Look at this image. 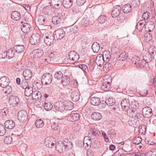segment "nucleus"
<instances>
[{
    "instance_id": "obj_1",
    "label": "nucleus",
    "mask_w": 156,
    "mask_h": 156,
    "mask_svg": "<svg viewBox=\"0 0 156 156\" xmlns=\"http://www.w3.org/2000/svg\"><path fill=\"white\" fill-rule=\"evenodd\" d=\"M58 56V54L56 51L51 52L50 54L48 53L41 58V62L45 64L51 63L57 59Z\"/></svg>"
},
{
    "instance_id": "obj_2",
    "label": "nucleus",
    "mask_w": 156,
    "mask_h": 156,
    "mask_svg": "<svg viewBox=\"0 0 156 156\" xmlns=\"http://www.w3.org/2000/svg\"><path fill=\"white\" fill-rule=\"evenodd\" d=\"M41 33L42 34V37L44 38V42L47 45L50 46L53 43L55 39L53 34L50 32H48L45 29L41 30Z\"/></svg>"
},
{
    "instance_id": "obj_3",
    "label": "nucleus",
    "mask_w": 156,
    "mask_h": 156,
    "mask_svg": "<svg viewBox=\"0 0 156 156\" xmlns=\"http://www.w3.org/2000/svg\"><path fill=\"white\" fill-rule=\"evenodd\" d=\"M53 34L55 40H60L65 36V32L63 29H59L55 30Z\"/></svg>"
},
{
    "instance_id": "obj_4",
    "label": "nucleus",
    "mask_w": 156,
    "mask_h": 156,
    "mask_svg": "<svg viewBox=\"0 0 156 156\" xmlns=\"http://www.w3.org/2000/svg\"><path fill=\"white\" fill-rule=\"evenodd\" d=\"M44 54L42 50L40 49L34 50L30 54V56L33 58H37L41 57Z\"/></svg>"
},
{
    "instance_id": "obj_5",
    "label": "nucleus",
    "mask_w": 156,
    "mask_h": 156,
    "mask_svg": "<svg viewBox=\"0 0 156 156\" xmlns=\"http://www.w3.org/2000/svg\"><path fill=\"white\" fill-rule=\"evenodd\" d=\"M27 114L25 110H20L18 113V118L19 121L22 122H24L27 119Z\"/></svg>"
},
{
    "instance_id": "obj_6",
    "label": "nucleus",
    "mask_w": 156,
    "mask_h": 156,
    "mask_svg": "<svg viewBox=\"0 0 156 156\" xmlns=\"http://www.w3.org/2000/svg\"><path fill=\"white\" fill-rule=\"evenodd\" d=\"M52 79L51 74L49 73H47L44 74L42 76L41 80L44 84L45 85H48L50 84Z\"/></svg>"
},
{
    "instance_id": "obj_7",
    "label": "nucleus",
    "mask_w": 156,
    "mask_h": 156,
    "mask_svg": "<svg viewBox=\"0 0 156 156\" xmlns=\"http://www.w3.org/2000/svg\"><path fill=\"white\" fill-rule=\"evenodd\" d=\"M142 113L144 117L146 118L151 117L153 114L151 109L148 106L145 107L143 108Z\"/></svg>"
},
{
    "instance_id": "obj_8",
    "label": "nucleus",
    "mask_w": 156,
    "mask_h": 156,
    "mask_svg": "<svg viewBox=\"0 0 156 156\" xmlns=\"http://www.w3.org/2000/svg\"><path fill=\"white\" fill-rule=\"evenodd\" d=\"M40 36L38 33L33 34L30 38V42L33 45L37 44L39 42Z\"/></svg>"
},
{
    "instance_id": "obj_9",
    "label": "nucleus",
    "mask_w": 156,
    "mask_h": 156,
    "mask_svg": "<svg viewBox=\"0 0 156 156\" xmlns=\"http://www.w3.org/2000/svg\"><path fill=\"white\" fill-rule=\"evenodd\" d=\"M55 148L60 153H64L68 151L64 144H63L62 142L61 141L55 145Z\"/></svg>"
},
{
    "instance_id": "obj_10",
    "label": "nucleus",
    "mask_w": 156,
    "mask_h": 156,
    "mask_svg": "<svg viewBox=\"0 0 156 156\" xmlns=\"http://www.w3.org/2000/svg\"><path fill=\"white\" fill-rule=\"evenodd\" d=\"M121 8L119 5H116L113 7L112 12V15L113 18H115L119 16L120 13Z\"/></svg>"
},
{
    "instance_id": "obj_11",
    "label": "nucleus",
    "mask_w": 156,
    "mask_h": 156,
    "mask_svg": "<svg viewBox=\"0 0 156 156\" xmlns=\"http://www.w3.org/2000/svg\"><path fill=\"white\" fill-rule=\"evenodd\" d=\"M39 102L40 103V105L41 106H43L44 108L46 111H50L52 108V105L50 102H46L41 99L39 101Z\"/></svg>"
},
{
    "instance_id": "obj_12",
    "label": "nucleus",
    "mask_w": 156,
    "mask_h": 156,
    "mask_svg": "<svg viewBox=\"0 0 156 156\" xmlns=\"http://www.w3.org/2000/svg\"><path fill=\"white\" fill-rule=\"evenodd\" d=\"M69 58L73 61H76L79 58V54L74 51H71L69 53Z\"/></svg>"
},
{
    "instance_id": "obj_13",
    "label": "nucleus",
    "mask_w": 156,
    "mask_h": 156,
    "mask_svg": "<svg viewBox=\"0 0 156 156\" xmlns=\"http://www.w3.org/2000/svg\"><path fill=\"white\" fill-rule=\"evenodd\" d=\"M64 102L62 101L56 102L54 104V107L56 110L62 112L65 110Z\"/></svg>"
},
{
    "instance_id": "obj_14",
    "label": "nucleus",
    "mask_w": 156,
    "mask_h": 156,
    "mask_svg": "<svg viewBox=\"0 0 156 156\" xmlns=\"http://www.w3.org/2000/svg\"><path fill=\"white\" fill-rule=\"evenodd\" d=\"M21 28L22 31L25 34L29 33L32 29L31 26L27 23L21 25Z\"/></svg>"
},
{
    "instance_id": "obj_15",
    "label": "nucleus",
    "mask_w": 156,
    "mask_h": 156,
    "mask_svg": "<svg viewBox=\"0 0 156 156\" xmlns=\"http://www.w3.org/2000/svg\"><path fill=\"white\" fill-rule=\"evenodd\" d=\"M80 118V115L77 113H72L67 117L68 120L71 122H75L78 121Z\"/></svg>"
},
{
    "instance_id": "obj_16",
    "label": "nucleus",
    "mask_w": 156,
    "mask_h": 156,
    "mask_svg": "<svg viewBox=\"0 0 156 156\" xmlns=\"http://www.w3.org/2000/svg\"><path fill=\"white\" fill-rule=\"evenodd\" d=\"M9 78L6 76H4L0 79V87L4 88L5 87L8 85L9 83Z\"/></svg>"
},
{
    "instance_id": "obj_17",
    "label": "nucleus",
    "mask_w": 156,
    "mask_h": 156,
    "mask_svg": "<svg viewBox=\"0 0 156 156\" xmlns=\"http://www.w3.org/2000/svg\"><path fill=\"white\" fill-rule=\"evenodd\" d=\"M105 61L103 58L102 55L99 54L96 57L95 62L97 65L100 67H101Z\"/></svg>"
},
{
    "instance_id": "obj_18",
    "label": "nucleus",
    "mask_w": 156,
    "mask_h": 156,
    "mask_svg": "<svg viewBox=\"0 0 156 156\" xmlns=\"http://www.w3.org/2000/svg\"><path fill=\"white\" fill-rule=\"evenodd\" d=\"M121 105L122 108L125 111L128 110L130 106L129 101L128 99H124L121 101Z\"/></svg>"
},
{
    "instance_id": "obj_19",
    "label": "nucleus",
    "mask_w": 156,
    "mask_h": 156,
    "mask_svg": "<svg viewBox=\"0 0 156 156\" xmlns=\"http://www.w3.org/2000/svg\"><path fill=\"white\" fill-rule=\"evenodd\" d=\"M13 49L16 53H20L24 51L25 48L22 44H17L14 46Z\"/></svg>"
},
{
    "instance_id": "obj_20",
    "label": "nucleus",
    "mask_w": 156,
    "mask_h": 156,
    "mask_svg": "<svg viewBox=\"0 0 156 156\" xmlns=\"http://www.w3.org/2000/svg\"><path fill=\"white\" fill-rule=\"evenodd\" d=\"M23 76L26 80L30 79L32 76V73L30 69H26L24 70L23 73Z\"/></svg>"
},
{
    "instance_id": "obj_21",
    "label": "nucleus",
    "mask_w": 156,
    "mask_h": 156,
    "mask_svg": "<svg viewBox=\"0 0 156 156\" xmlns=\"http://www.w3.org/2000/svg\"><path fill=\"white\" fill-rule=\"evenodd\" d=\"M19 102V99L16 96L11 95L9 97V102L10 105H16Z\"/></svg>"
},
{
    "instance_id": "obj_22",
    "label": "nucleus",
    "mask_w": 156,
    "mask_h": 156,
    "mask_svg": "<svg viewBox=\"0 0 156 156\" xmlns=\"http://www.w3.org/2000/svg\"><path fill=\"white\" fill-rule=\"evenodd\" d=\"M80 94L76 90L73 91L71 94V98L72 101L74 102L78 101L79 99Z\"/></svg>"
},
{
    "instance_id": "obj_23",
    "label": "nucleus",
    "mask_w": 156,
    "mask_h": 156,
    "mask_svg": "<svg viewBox=\"0 0 156 156\" xmlns=\"http://www.w3.org/2000/svg\"><path fill=\"white\" fill-rule=\"evenodd\" d=\"M5 127L9 129H12L15 126V123L12 120H8L5 123Z\"/></svg>"
},
{
    "instance_id": "obj_24",
    "label": "nucleus",
    "mask_w": 156,
    "mask_h": 156,
    "mask_svg": "<svg viewBox=\"0 0 156 156\" xmlns=\"http://www.w3.org/2000/svg\"><path fill=\"white\" fill-rule=\"evenodd\" d=\"M146 56L144 59L140 60V65H141L140 67V69L144 68H147L148 67V62L151 61L150 59H147L146 58Z\"/></svg>"
},
{
    "instance_id": "obj_25",
    "label": "nucleus",
    "mask_w": 156,
    "mask_h": 156,
    "mask_svg": "<svg viewBox=\"0 0 156 156\" xmlns=\"http://www.w3.org/2000/svg\"><path fill=\"white\" fill-rule=\"evenodd\" d=\"M145 21L144 20L140 21L137 24L136 28L138 30L140 31L144 28H146V24H145Z\"/></svg>"
},
{
    "instance_id": "obj_26",
    "label": "nucleus",
    "mask_w": 156,
    "mask_h": 156,
    "mask_svg": "<svg viewBox=\"0 0 156 156\" xmlns=\"http://www.w3.org/2000/svg\"><path fill=\"white\" fill-rule=\"evenodd\" d=\"M101 102L100 98L97 97H92L90 100V103L91 104L95 106H98Z\"/></svg>"
},
{
    "instance_id": "obj_27",
    "label": "nucleus",
    "mask_w": 156,
    "mask_h": 156,
    "mask_svg": "<svg viewBox=\"0 0 156 156\" xmlns=\"http://www.w3.org/2000/svg\"><path fill=\"white\" fill-rule=\"evenodd\" d=\"M132 63L136 65V67L138 69H140L141 65L140 64V61L139 57L135 56L132 59Z\"/></svg>"
},
{
    "instance_id": "obj_28",
    "label": "nucleus",
    "mask_w": 156,
    "mask_h": 156,
    "mask_svg": "<svg viewBox=\"0 0 156 156\" xmlns=\"http://www.w3.org/2000/svg\"><path fill=\"white\" fill-rule=\"evenodd\" d=\"M44 143L46 146L49 148H53L55 146L56 144L51 141L49 137H47L45 139Z\"/></svg>"
},
{
    "instance_id": "obj_29",
    "label": "nucleus",
    "mask_w": 156,
    "mask_h": 156,
    "mask_svg": "<svg viewBox=\"0 0 156 156\" xmlns=\"http://www.w3.org/2000/svg\"><path fill=\"white\" fill-rule=\"evenodd\" d=\"M128 123L130 126L136 127L138 125V120L134 118H131L129 120Z\"/></svg>"
},
{
    "instance_id": "obj_30",
    "label": "nucleus",
    "mask_w": 156,
    "mask_h": 156,
    "mask_svg": "<svg viewBox=\"0 0 156 156\" xmlns=\"http://www.w3.org/2000/svg\"><path fill=\"white\" fill-rule=\"evenodd\" d=\"M20 13L18 11H14L12 12L11 14V18L14 20H18L20 19Z\"/></svg>"
},
{
    "instance_id": "obj_31",
    "label": "nucleus",
    "mask_w": 156,
    "mask_h": 156,
    "mask_svg": "<svg viewBox=\"0 0 156 156\" xmlns=\"http://www.w3.org/2000/svg\"><path fill=\"white\" fill-rule=\"evenodd\" d=\"M32 96L34 99L38 100L42 97L41 94L38 91L34 90Z\"/></svg>"
},
{
    "instance_id": "obj_32",
    "label": "nucleus",
    "mask_w": 156,
    "mask_h": 156,
    "mask_svg": "<svg viewBox=\"0 0 156 156\" xmlns=\"http://www.w3.org/2000/svg\"><path fill=\"white\" fill-rule=\"evenodd\" d=\"M43 84L44 83L42 80H37L34 82L33 86L36 89L39 90L42 87Z\"/></svg>"
},
{
    "instance_id": "obj_33",
    "label": "nucleus",
    "mask_w": 156,
    "mask_h": 156,
    "mask_svg": "<svg viewBox=\"0 0 156 156\" xmlns=\"http://www.w3.org/2000/svg\"><path fill=\"white\" fill-rule=\"evenodd\" d=\"M110 51L108 50H105L103 53L102 57L106 62H108L110 58Z\"/></svg>"
},
{
    "instance_id": "obj_34",
    "label": "nucleus",
    "mask_w": 156,
    "mask_h": 156,
    "mask_svg": "<svg viewBox=\"0 0 156 156\" xmlns=\"http://www.w3.org/2000/svg\"><path fill=\"white\" fill-rule=\"evenodd\" d=\"M73 3L72 0H63V5L66 8H69L71 7Z\"/></svg>"
},
{
    "instance_id": "obj_35",
    "label": "nucleus",
    "mask_w": 156,
    "mask_h": 156,
    "mask_svg": "<svg viewBox=\"0 0 156 156\" xmlns=\"http://www.w3.org/2000/svg\"><path fill=\"white\" fill-rule=\"evenodd\" d=\"M91 117L93 119L95 120H99L102 118V115L100 113L94 112L91 115Z\"/></svg>"
},
{
    "instance_id": "obj_36",
    "label": "nucleus",
    "mask_w": 156,
    "mask_h": 156,
    "mask_svg": "<svg viewBox=\"0 0 156 156\" xmlns=\"http://www.w3.org/2000/svg\"><path fill=\"white\" fill-rule=\"evenodd\" d=\"M24 89L25 90V94L26 96L27 97L30 96L31 95H32L34 92L33 87L30 86Z\"/></svg>"
},
{
    "instance_id": "obj_37",
    "label": "nucleus",
    "mask_w": 156,
    "mask_h": 156,
    "mask_svg": "<svg viewBox=\"0 0 156 156\" xmlns=\"http://www.w3.org/2000/svg\"><path fill=\"white\" fill-rule=\"evenodd\" d=\"M36 20L38 23L41 25L47 22L45 17L42 15L39 16L36 19Z\"/></svg>"
},
{
    "instance_id": "obj_38",
    "label": "nucleus",
    "mask_w": 156,
    "mask_h": 156,
    "mask_svg": "<svg viewBox=\"0 0 156 156\" xmlns=\"http://www.w3.org/2000/svg\"><path fill=\"white\" fill-rule=\"evenodd\" d=\"M60 125L58 121H55L52 123L51 127L52 129L54 130H59L60 128Z\"/></svg>"
},
{
    "instance_id": "obj_39",
    "label": "nucleus",
    "mask_w": 156,
    "mask_h": 156,
    "mask_svg": "<svg viewBox=\"0 0 156 156\" xmlns=\"http://www.w3.org/2000/svg\"><path fill=\"white\" fill-rule=\"evenodd\" d=\"M61 19L62 18H61V16H55L52 17V22L54 24H57L60 23Z\"/></svg>"
},
{
    "instance_id": "obj_40",
    "label": "nucleus",
    "mask_w": 156,
    "mask_h": 156,
    "mask_svg": "<svg viewBox=\"0 0 156 156\" xmlns=\"http://www.w3.org/2000/svg\"><path fill=\"white\" fill-rule=\"evenodd\" d=\"M15 71L17 72H20L22 71L24 69V64L22 63H17L15 65Z\"/></svg>"
},
{
    "instance_id": "obj_41",
    "label": "nucleus",
    "mask_w": 156,
    "mask_h": 156,
    "mask_svg": "<svg viewBox=\"0 0 156 156\" xmlns=\"http://www.w3.org/2000/svg\"><path fill=\"white\" fill-rule=\"evenodd\" d=\"M62 143L63 144H64V146L68 150L71 149L72 147L71 142L69 141L68 139H65L62 142Z\"/></svg>"
},
{
    "instance_id": "obj_42",
    "label": "nucleus",
    "mask_w": 156,
    "mask_h": 156,
    "mask_svg": "<svg viewBox=\"0 0 156 156\" xmlns=\"http://www.w3.org/2000/svg\"><path fill=\"white\" fill-rule=\"evenodd\" d=\"M70 82V78L68 76H64L62 77V84L64 86L67 85Z\"/></svg>"
},
{
    "instance_id": "obj_43",
    "label": "nucleus",
    "mask_w": 156,
    "mask_h": 156,
    "mask_svg": "<svg viewBox=\"0 0 156 156\" xmlns=\"http://www.w3.org/2000/svg\"><path fill=\"white\" fill-rule=\"evenodd\" d=\"M100 47L97 42L94 43L92 45V48L94 53H97L99 51Z\"/></svg>"
},
{
    "instance_id": "obj_44",
    "label": "nucleus",
    "mask_w": 156,
    "mask_h": 156,
    "mask_svg": "<svg viewBox=\"0 0 156 156\" xmlns=\"http://www.w3.org/2000/svg\"><path fill=\"white\" fill-rule=\"evenodd\" d=\"M123 11L125 13H127L131 10V6L129 4L124 5L123 7Z\"/></svg>"
},
{
    "instance_id": "obj_45",
    "label": "nucleus",
    "mask_w": 156,
    "mask_h": 156,
    "mask_svg": "<svg viewBox=\"0 0 156 156\" xmlns=\"http://www.w3.org/2000/svg\"><path fill=\"white\" fill-rule=\"evenodd\" d=\"M125 111L127 112V115L129 117L131 118H135V115L136 113V110L128 108V110H126Z\"/></svg>"
},
{
    "instance_id": "obj_46",
    "label": "nucleus",
    "mask_w": 156,
    "mask_h": 156,
    "mask_svg": "<svg viewBox=\"0 0 156 156\" xmlns=\"http://www.w3.org/2000/svg\"><path fill=\"white\" fill-rule=\"evenodd\" d=\"M35 124L37 128H42L43 126L44 123L42 120L39 119L37 120L36 121Z\"/></svg>"
},
{
    "instance_id": "obj_47",
    "label": "nucleus",
    "mask_w": 156,
    "mask_h": 156,
    "mask_svg": "<svg viewBox=\"0 0 156 156\" xmlns=\"http://www.w3.org/2000/svg\"><path fill=\"white\" fill-rule=\"evenodd\" d=\"M128 55V54L126 52L122 53L119 57V60L121 61L126 60L127 58Z\"/></svg>"
},
{
    "instance_id": "obj_48",
    "label": "nucleus",
    "mask_w": 156,
    "mask_h": 156,
    "mask_svg": "<svg viewBox=\"0 0 156 156\" xmlns=\"http://www.w3.org/2000/svg\"><path fill=\"white\" fill-rule=\"evenodd\" d=\"M14 55V52L13 51L12 48H10L7 51L6 53V56L9 59L12 58Z\"/></svg>"
},
{
    "instance_id": "obj_49",
    "label": "nucleus",
    "mask_w": 156,
    "mask_h": 156,
    "mask_svg": "<svg viewBox=\"0 0 156 156\" xmlns=\"http://www.w3.org/2000/svg\"><path fill=\"white\" fill-rule=\"evenodd\" d=\"M112 81V78L109 75H107L104 76L103 77L102 82L105 83L110 84Z\"/></svg>"
},
{
    "instance_id": "obj_50",
    "label": "nucleus",
    "mask_w": 156,
    "mask_h": 156,
    "mask_svg": "<svg viewBox=\"0 0 156 156\" xmlns=\"http://www.w3.org/2000/svg\"><path fill=\"white\" fill-rule=\"evenodd\" d=\"M71 102H64V108L65 110H71L73 108V105Z\"/></svg>"
},
{
    "instance_id": "obj_51",
    "label": "nucleus",
    "mask_w": 156,
    "mask_h": 156,
    "mask_svg": "<svg viewBox=\"0 0 156 156\" xmlns=\"http://www.w3.org/2000/svg\"><path fill=\"white\" fill-rule=\"evenodd\" d=\"M148 27L149 30L150 31L152 30L155 27V24L154 23L153 21H150L147 23L146 24V27Z\"/></svg>"
},
{
    "instance_id": "obj_52",
    "label": "nucleus",
    "mask_w": 156,
    "mask_h": 156,
    "mask_svg": "<svg viewBox=\"0 0 156 156\" xmlns=\"http://www.w3.org/2000/svg\"><path fill=\"white\" fill-rule=\"evenodd\" d=\"M148 52L149 54L151 55H154L156 54V47L154 46H152L148 49Z\"/></svg>"
},
{
    "instance_id": "obj_53",
    "label": "nucleus",
    "mask_w": 156,
    "mask_h": 156,
    "mask_svg": "<svg viewBox=\"0 0 156 156\" xmlns=\"http://www.w3.org/2000/svg\"><path fill=\"white\" fill-rule=\"evenodd\" d=\"M105 103L108 105H113L115 104V100L113 98H109L106 100Z\"/></svg>"
},
{
    "instance_id": "obj_54",
    "label": "nucleus",
    "mask_w": 156,
    "mask_h": 156,
    "mask_svg": "<svg viewBox=\"0 0 156 156\" xmlns=\"http://www.w3.org/2000/svg\"><path fill=\"white\" fill-rule=\"evenodd\" d=\"M101 87L102 90L105 91L108 90L110 88V84H106L105 83L102 82Z\"/></svg>"
},
{
    "instance_id": "obj_55",
    "label": "nucleus",
    "mask_w": 156,
    "mask_h": 156,
    "mask_svg": "<svg viewBox=\"0 0 156 156\" xmlns=\"http://www.w3.org/2000/svg\"><path fill=\"white\" fill-rule=\"evenodd\" d=\"M107 18L104 15H101L98 18V22L100 23H105L106 20Z\"/></svg>"
},
{
    "instance_id": "obj_56",
    "label": "nucleus",
    "mask_w": 156,
    "mask_h": 156,
    "mask_svg": "<svg viewBox=\"0 0 156 156\" xmlns=\"http://www.w3.org/2000/svg\"><path fill=\"white\" fill-rule=\"evenodd\" d=\"M12 138L10 136H5L4 139V142L6 144H10L12 141Z\"/></svg>"
},
{
    "instance_id": "obj_57",
    "label": "nucleus",
    "mask_w": 156,
    "mask_h": 156,
    "mask_svg": "<svg viewBox=\"0 0 156 156\" xmlns=\"http://www.w3.org/2000/svg\"><path fill=\"white\" fill-rule=\"evenodd\" d=\"M5 88L4 90L5 91V93L9 94L11 93L12 92V88L11 86H9L8 84V85L5 87L4 88Z\"/></svg>"
},
{
    "instance_id": "obj_58",
    "label": "nucleus",
    "mask_w": 156,
    "mask_h": 156,
    "mask_svg": "<svg viewBox=\"0 0 156 156\" xmlns=\"http://www.w3.org/2000/svg\"><path fill=\"white\" fill-rule=\"evenodd\" d=\"M20 85L21 87H22L23 89H24L30 86H29L28 81L25 79V80H23L22 81L21 83L20 84Z\"/></svg>"
},
{
    "instance_id": "obj_59",
    "label": "nucleus",
    "mask_w": 156,
    "mask_h": 156,
    "mask_svg": "<svg viewBox=\"0 0 156 156\" xmlns=\"http://www.w3.org/2000/svg\"><path fill=\"white\" fill-rule=\"evenodd\" d=\"M106 62V63L104 65L103 67V69L104 71L109 70L110 69V68L112 66V65L109 62Z\"/></svg>"
},
{
    "instance_id": "obj_60",
    "label": "nucleus",
    "mask_w": 156,
    "mask_h": 156,
    "mask_svg": "<svg viewBox=\"0 0 156 156\" xmlns=\"http://www.w3.org/2000/svg\"><path fill=\"white\" fill-rule=\"evenodd\" d=\"M145 40L146 42H148L152 39V34L150 33H147L144 35Z\"/></svg>"
},
{
    "instance_id": "obj_61",
    "label": "nucleus",
    "mask_w": 156,
    "mask_h": 156,
    "mask_svg": "<svg viewBox=\"0 0 156 156\" xmlns=\"http://www.w3.org/2000/svg\"><path fill=\"white\" fill-rule=\"evenodd\" d=\"M142 141V139L139 137H137L135 138L133 140V143L135 144L138 145L140 144Z\"/></svg>"
},
{
    "instance_id": "obj_62",
    "label": "nucleus",
    "mask_w": 156,
    "mask_h": 156,
    "mask_svg": "<svg viewBox=\"0 0 156 156\" xmlns=\"http://www.w3.org/2000/svg\"><path fill=\"white\" fill-rule=\"evenodd\" d=\"M135 116V117L137 119H139L140 120H142L143 119V118L144 117L142 113L141 114L140 113H138L137 112H136Z\"/></svg>"
},
{
    "instance_id": "obj_63",
    "label": "nucleus",
    "mask_w": 156,
    "mask_h": 156,
    "mask_svg": "<svg viewBox=\"0 0 156 156\" xmlns=\"http://www.w3.org/2000/svg\"><path fill=\"white\" fill-rule=\"evenodd\" d=\"M146 154L147 156H156V149L148 151Z\"/></svg>"
},
{
    "instance_id": "obj_64",
    "label": "nucleus",
    "mask_w": 156,
    "mask_h": 156,
    "mask_svg": "<svg viewBox=\"0 0 156 156\" xmlns=\"http://www.w3.org/2000/svg\"><path fill=\"white\" fill-rule=\"evenodd\" d=\"M63 76V74L60 71L57 72L54 75V77L58 80L62 78Z\"/></svg>"
}]
</instances>
